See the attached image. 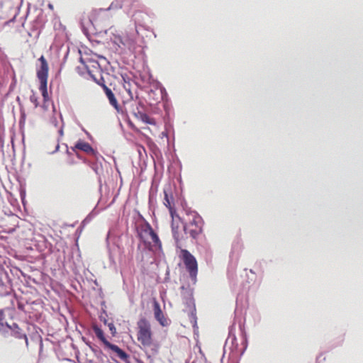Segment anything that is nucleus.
I'll return each mask as SVG.
<instances>
[{
  "mask_svg": "<svg viewBox=\"0 0 363 363\" xmlns=\"http://www.w3.org/2000/svg\"><path fill=\"white\" fill-rule=\"evenodd\" d=\"M79 62H80L82 64L85 65L84 60V59H83V57H82L79 58Z\"/></svg>",
  "mask_w": 363,
  "mask_h": 363,
  "instance_id": "3c124183",
  "label": "nucleus"
},
{
  "mask_svg": "<svg viewBox=\"0 0 363 363\" xmlns=\"http://www.w3.org/2000/svg\"><path fill=\"white\" fill-rule=\"evenodd\" d=\"M177 181L179 184V186L181 188V189H182V185H183V182H182V177L181 175H179V177L177 178Z\"/></svg>",
  "mask_w": 363,
  "mask_h": 363,
  "instance_id": "c03bdc74",
  "label": "nucleus"
},
{
  "mask_svg": "<svg viewBox=\"0 0 363 363\" xmlns=\"http://www.w3.org/2000/svg\"><path fill=\"white\" fill-rule=\"evenodd\" d=\"M164 204L167 208L171 207L174 206V197L170 194L168 193L167 190L166 189H164Z\"/></svg>",
  "mask_w": 363,
  "mask_h": 363,
  "instance_id": "412c9836",
  "label": "nucleus"
},
{
  "mask_svg": "<svg viewBox=\"0 0 363 363\" xmlns=\"http://www.w3.org/2000/svg\"><path fill=\"white\" fill-rule=\"evenodd\" d=\"M157 191V186L155 187L154 184H152L150 187V192H149L150 201H151L152 199L153 196L156 195Z\"/></svg>",
  "mask_w": 363,
  "mask_h": 363,
  "instance_id": "473e14b6",
  "label": "nucleus"
},
{
  "mask_svg": "<svg viewBox=\"0 0 363 363\" xmlns=\"http://www.w3.org/2000/svg\"><path fill=\"white\" fill-rule=\"evenodd\" d=\"M192 363H196V361H193Z\"/></svg>",
  "mask_w": 363,
  "mask_h": 363,
  "instance_id": "e2e57ef3",
  "label": "nucleus"
},
{
  "mask_svg": "<svg viewBox=\"0 0 363 363\" xmlns=\"http://www.w3.org/2000/svg\"><path fill=\"white\" fill-rule=\"evenodd\" d=\"M64 145L66 147V152H67V154H69V149H68V145L67 144H64Z\"/></svg>",
  "mask_w": 363,
  "mask_h": 363,
  "instance_id": "603ef678",
  "label": "nucleus"
},
{
  "mask_svg": "<svg viewBox=\"0 0 363 363\" xmlns=\"http://www.w3.org/2000/svg\"><path fill=\"white\" fill-rule=\"evenodd\" d=\"M250 273H252V274H255V272H254V271H253L252 269H250Z\"/></svg>",
  "mask_w": 363,
  "mask_h": 363,
  "instance_id": "bf43d9fd",
  "label": "nucleus"
},
{
  "mask_svg": "<svg viewBox=\"0 0 363 363\" xmlns=\"http://www.w3.org/2000/svg\"><path fill=\"white\" fill-rule=\"evenodd\" d=\"M171 227H172V233L173 238L177 245L179 242V226L175 225L174 222H172Z\"/></svg>",
  "mask_w": 363,
  "mask_h": 363,
  "instance_id": "b1692460",
  "label": "nucleus"
},
{
  "mask_svg": "<svg viewBox=\"0 0 363 363\" xmlns=\"http://www.w3.org/2000/svg\"><path fill=\"white\" fill-rule=\"evenodd\" d=\"M183 302L186 305V307L189 309V318L191 323L192 324L194 332L195 333L196 330H198V325L196 309L192 291L188 290L184 294Z\"/></svg>",
  "mask_w": 363,
  "mask_h": 363,
  "instance_id": "423d86ee",
  "label": "nucleus"
},
{
  "mask_svg": "<svg viewBox=\"0 0 363 363\" xmlns=\"http://www.w3.org/2000/svg\"><path fill=\"white\" fill-rule=\"evenodd\" d=\"M52 111H53V115L50 117V123L55 127H57L58 126V121L57 119V117L55 116V112H56V109H55V106L53 105L52 106Z\"/></svg>",
  "mask_w": 363,
  "mask_h": 363,
  "instance_id": "a878e982",
  "label": "nucleus"
},
{
  "mask_svg": "<svg viewBox=\"0 0 363 363\" xmlns=\"http://www.w3.org/2000/svg\"><path fill=\"white\" fill-rule=\"evenodd\" d=\"M140 108H142L143 110L145 108L144 105L141 102L138 103L136 107V110L133 111L134 116L140 118L143 123L146 124H155V119L150 117L147 113H144L143 111L140 110Z\"/></svg>",
  "mask_w": 363,
  "mask_h": 363,
  "instance_id": "2eb2a0df",
  "label": "nucleus"
},
{
  "mask_svg": "<svg viewBox=\"0 0 363 363\" xmlns=\"http://www.w3.org/2000/svg\"><path fill=\"white\" fill-rule=\"evenodd\" d=\"M30 102H32L33 104H35V107H37L38 106V98L34 94H33L30 96Z\"/></svg>",
  "mask_w": 363,
  "mask_h": 363,
  "instance_id": "e433bc0d",
  "label": "nucleus"
},
{
  "mask_svg": "<svg viewBox=\"0 0 363 363\" xmlns=\"http://www.w3.org/2000/svg\"><path fill=\"white\" fill-rule=\"evenodd\" d=\"M111 359L114 361L116 363H120L118 361H117L114 357H111Z\"/></svg>",
  "mask_w": 363,
  "mask_h": 363,
  "instance_id": "4d7b16f0",
  "label": "nucleus"
},
{
  "mask_svg": "<svg viewBox=\"0 0 363 363\" xmlns=\"http://www.w3.org/2000/svg\"><path fill=\"white\" fill-rule=\"evenodd\" d=\"M85 68L87 71V73L89 74V75L90 76V77L91 78V79L95 82L98 85L101 86L102 87V83H99V80L97 79V78L96 77V76L94 74H92L91 71L89 69V67L87 65H85Z\"/></svg>",
  "mask_w": 363,
  "mask_h": 363,
  "instance_id": "c85d7f7f",
  "label": "nucleus"
},
{
  "mask_svg": "<svg viewBox=\"0 0 363 363\" xmlns=\"http://www.w3.org/2000/svg\"><path fill=\"white\" fill-rule=\"evenodd\" d=\"M68 54H69V48L67 49V52L65 54V60L67 57Z\"/></svg>",
  "mask_w": 363,
  "mask_h": 363,
  "instance_id": "6e6d98bb",
  "label": "nucleus"
},
{
  "mask_svg": "<svg viewBox=\"0 0 363 363\" xmlns=\"http://www.w3.org/2000/svg\"><path fill=\"white\" fill-rule=\"evenodd\" d=\"M161 99L162 101V107L165 111V119H169L170 113L172 110L171 101L168 97L167 92L164 87L162 86L160 89Z\"/></svg>",
  "mask_w": 363,
  "mask_h": 363,
  "instance_id": "4468645a",
  "label": "nucleus"
},
{
  "mask_svg": "<svg viewBox=\"0 0 363 363\" xmlns=\"http://www.w3.org/2000/svg\"><path fill=\"white\" fill-rule=\"evenodd\" d=\"M72 150L73 151H76V150H81L86 154H88L91 157H99L100 154L99 152L94 149L92 146L87 142L79 139L73 147H72Z\"/></svg>",
  "mask_w": 363,
  "mask_h": 363,
  "instance_id": "9b49d317",
  "label": "nucleus"
},
{
  "mask_svg": "<svg viewBox=\"0 0 363 363\" xmlns=\"http://www.w3.org/2000/svg\"><path fill=\"white\" fill-rule=\"evenodd\" d=\"M102 88L108 100L110 105L112 106L118 112H119L120 106L113 91L109 87H108L106 85L105 82H104L102 83Z\"/></svg>",
  "mask_w": 363,
  "mask_h": 363,
  "instance_id": "dca6fc26",
  "label": "nucleus"
},
{
  "mask_svg": "<svg viewBox=\"0 0 363 363\" xmlns=\"http://www.w3.org/2000/svg\"><path fill=\"white\" fill-rule=\"evenodd\" d=\"M99 349L100 348L97 345H96L95 344L94 345H91V347L90 348V350L94 352V354H96V351L99 350Z\"/></svg>",
  "mask_w": 363,
  "mask_h": 363,
  "instance_id": "ea45409f",
  "label": "nucleus"
},
{
  "mask_svg": "<svg viewBox=\"0 0 363 363\" xmlns=\"http://www.w3.org/2000/svg\"><path fill=\"white\" fill-rule=\"evenodd\" d=\"M184 205H186V201L184 200V199L183 198L182 201V205L184 206Z\"/></svg>",
  "mask_w": 363,
  "mask_h": 363,
  "instance_id": "864d4df0",
  "label": "nucleus"
},
{
  "mask_svg": "<svg viewBox=\"0 0 363 363\" xmlns=\"http://www.w3.org/2000/svg\"><path fill=\"white\" fill-rule=\"evenodd\" d=\"M79 26L82 33L88 39H90L91 35L102 37L103 34H106L108 33V30H105L104 31L98 30L93 22V20L89 17L87 19H84V18H80Z\"/></svg>",
  "mask_w": 363,
  "mask_h": 363,
  "instance_id": "0eeeda50",
  "label": "nucleus"
},
{
  "mask_svg": "<svg viewBox=\"0 0 363 363\" xmlns=\"http://www.w3.org/2000/svg\"><path fill=\"white\" fill-rule=\"evenodd\" d=\"M94 335V337L101 342L106 350H109L113 352L116 353L118 358L125 363H131L130 362V355L123 350L117 345L110 342L106 337V335L101 328V326L97 323H93L89 329V334Z\"/></svg>",
  "mask_w": 363,
  "mask_h": 363,
  "instance_id": "7ed1b4c3",
  "label": "nucleus"
},
{
  "mask_svg": "<svg viewBox=\"0 0 363 363\" xmlns=\"http://www.w3.org/2000/svg\"><path fill=\"white\" fill-rule=\"evenodd\" d=\"M13 291L12 279L5 269L0 271V296H6Z\"/></svg>",
  "mask_w": 363,
  "mask_h": 363,
  "instance_id": "6e6552de",
  "label": "nucleus"
},
{
  "mask_svg": "<svg viewBox=\"0 0 363 363\" xmlns=\"http://www.w3.org/2000/svg\"><path fill=\"white\" fill-rule=\"evenodd\" d=\"M19 194H20V197L21 199V202H22L23 205L25 206L26 203V192L25 187L21 186L20 190H19Z\"/></svg>",
  "mask_w": 363,
  "mask_h": 363,
  "instance_id": "7c9ffc66",
  "label": "nucleus"
},
{
  "mask_svg": "<svg viewBox=\"0 0 363 363\" xmlns=\"http://www.w3.org/2000/svg\"><path fill=\"white\" fill-rule=\"evenodd\" d=\"M150 225V224L148 222L145 221L144 224L141 227L142 228V229H141L142 232H140V233L138 232V238H139V239L140 240L141 242H145V241L144 240V238L143 236V233H145L149 235V230L147 228V225Z\"/></svg>",
  "mask_w": 363,
  "mask_h": 363,
  "instance_id": "393cba45",
  "label": "nucleus"
},
{
  "mask_svg": "<svg viewBox=\"0 0 363 363\" xmlns=\"http://www.w3.org/2000/svg\"><path fill=\"white\" fill-rule=\"evenodd\" d=\"M170 214V216L172 219V222H174V218L175 217L178 218L179 220H181V218L179 216V215L177 213L176 208L174 206L167 208Z\"/></svg>",
  "mask_w": 363,
  "mask_h": 363,
  "instance_id": "cd10ccee",
  "label": "nucleus"
},
{
  "mask_svg": "<svg viewBox=\"0 0 363 363\" xmlns=\"http://www.w3.org/2000/svg\"><path fill=\"white\" fill-rule=\"evenodd\" d=\"M99 211L97 209V205L89 212L82 222V225H85L89 223L98 214Z\"/></svg>",
  "mask_w": 363,
  "mask_h": 363,
  "instance_id": "aec40b11",
  "label": "nucleus"
},
{
  "mask_svg": "<svg viewBox=\"0 0 363 363\" xmlns=\"http://www.w3.org/2000/svg\"><path fill=\"white\" fill-rule=\"evenodd\" d=\"M59 115H60L61 125H60V128L58 129L57 132H58V134H59L60 137H62L64 135L65 123H64V121H63V118H62V113H60Z\"/></svg>",
  "mask_w": 363,
  "mask_h": 363,
  "instance_id": "2f4dec72",
  "label": "nucleus"
},
{
  "mask_svg": "<svg viewBox=\"0 0 363 363\" xmlns=\"http://www.w3.org/2000/svg\"><path fill=\"white\" fill-rule=\"evenodd\" d=\"M137 325V339L142 345L140 348L145 352L147 359H150L159 353L160 344L153 340L150 323L145 317L138 320Z\"/></svg>",
  "mask_w": 363,
  "mask_h": 363,
  "instance_id": "f03ea898",
  "label": "nucleus"
},
{
  "mask_svg": "<svg viewBox=\"0 0 363 363\" xmlns=\"http://www.w3.org/2000/svg\"><path fill=\"white\" fill-rule=\"evenodd\" d=\"M38 61L40 62V66L37 68V77L39 80V90L42 94L43 103H45L50 101V97L48 92V71L49 67L48 62L45 57L43 55H41L38 58ZM43 107L45 108V105H43Z\"/></svg>",
  "mask_w": 363,
  "mask_h": 363,
  "instance_id": "20e7f679",
  "label": "nucleus"
},
{
  "mask_svg": "<svg viewBox=\"0 0 363 363\" xmlns=\"http://www.w3.org/2000/svg\"><path fill=\"white\" fill-rule=\"evenodd\" d=\"M18 308L19 309H22L23 308V306H18Z\"/></svg>",
  "mask_w": 363,
  "mask_h": 363,
  "instance_id": "052dcab7",
  "label": "nucleus"
},
{
  "mask_svg": "<svg viewBox=\"0 0 363 363\" xmlns=\"http://www.w3.org/2000/svg\"><path fill=\"white\" fill-rule=\"evenodd\" d=\"M191 213L193 214V218L189 222V225L195 227L203 226L204 221L202 217L196 211H191Z\"/></svg>",
  "mask_w": 363,
  "mask_h": 363,
  "instance_id": "a211bd4d",
  "label": "nucleus"
},
{
  "mask_svg": "<svg viewBox=\"0 0 363 363\" xmlns=\"http://www.w3.org/2000/svg\"><path fill=\"white\" fill-rule=\"evenodd\" d=\"M152 306H153V311H154V317H155V320L162 327L168 326L170 324L171 320L164 316V315L161 309L160 304L156 299H154L153 303H152Z\"/></svg>",
  "mask_w": 363,
  "mask_h": 363,
  "instance_id": "ddd939ff",
  "label": "nucleus"
},
{
  "mask_svg": "<svg viewBox=\"0 0 363 363\" xmlns=\"http://www.w3.org/2000/svg\"><path fill=\"white\" fill-rule=\"evenodd\" d=\"M59 150H60V145H59V143H57V145L55 146V150L52 152V154L57 152V151H59Z\"/></svg>",
  "mask_w": 363,
  "mask_h": 363,
  "instance_id": "a18cd8bd",
  "label": "nucleus"
},
{
  "mask_svg": "<svg viewBox=\"0 0 363 363\" xmlns=\"http://www.w3.org/2000/svg\"><path fill=\"white\" fill-rule=\"evenodd\" d=\"M147 228L149 230V235L150 236L155 247L161 248L162 243H161V241H160L157 234L153 230V229L150 225H147Z\"/></svg>",
  "mask_w": 363,
  "mask_h": 363,
  "instance_id": "6ab92c4d",
  "label": "nucleus"
},
{
  "mask_svg": "<svg viewBox=\"0 0 363 363\" xmlns=\"http://www.w3.org/2000/svg\"><path fill=\"white\" fill-rule=\"evenodd\" d=\"M128 125H129V127H130V128H133V129L135 128V125H134L133 123V122H131V121H128Z\"/></svg>",
  "mask_w": 363,
  "mask_h": 363,
  "instance_id": "49530a36",
  "label": "nucleus"
},
{
  "mask_svg": "<svg viewBox=\"0 0 363 363\" xmlns=\"http://www.w3.org/2000/svg\"><path fill=\"white\" fill-rule=\"evenodd\" d=\"M77 156L79 159L82 160L84 163L88 164L99 177L103 173L101 160H104V158L101 155L99 158L91 157V159L85 158L79 155H77Z\"/></svg>",
  "mask_w": 363,
  "mask_h": 363,
  "instance_id": "9d476101",
  "label": "nucleus"
},
{
  "mask_svg": "<svg viewBox=\"0 0 363 363\" xmlns=\"http://www.w3.org/2000/svg\"><path fill=\"white\" fill-rule=\"evenodd\" d=\"M180 257L185 266L186 270L189 274V277L194 284L196 282V276L198 273V264L195 257L186 249H182Z\"/></svg>",
  "mask_w": 363,
  "mask_h": 363,
  "instance_id": "39448f33",
  "label": "nucleus"
},
{
  "mask_svg": "<svg viewBox=\"0 0 363 363\" xmlns=\"http://www.w3.org/2000/svg\"><path fill=\"white\" fill-rule=\"evenodd\" d=\"M20 1V4L17 6L16 9H18V12L19 11L20 9H21V6L23 4V0H19Z\"/></svg>",
  "mask_w": 363,
  "mask_h": 363,
  "instance_id": "8fccbe9b",
  "label": "nucleus"
},
{
  "mask_svg": "<svg viewBox=\"0 0 363 363\" xmlns=\"http://www.w3.org/2000/svg\"><path fill=\"white\" fill-rule=\"evenodd\" d=\"M9 331H10L9 329H7L6 327L2 328V330L0 332V334L5 338L10 336V334L9 333Z\"/></svg>",
  "mask_w": 363,
  "mask_h": 363,
  "instance_id": "c9c22d12",
  "label": "nucleus"
},
{
  "mask_svg": "<svg viewBox=\"0 0 363 363\" xmlns=\"http://www.w3.org/2000/svg\"><path fill=\"white\" fill-rule=\"evenodd\" d=\"M83 342L85 343L86 346H88L89 348L91 347V345H94L92 343L90 340H87L86 337H82Z\"/></svg>",
  "mask_w": 363,
  "mask_h": 363,
  "instance_id": "4c0bfd02",
  "label": "nucleus"
},
{
  "mask_svg": "<svg viewBox=\"0 0 363 363\" xmlns=\"http://www.w3.org/2000/svg\"><path fill=\"white\" fill-rule=\"evenodd\" d=\"M101 81H99V83H101H101H103V82H104V77H103L102 76H101Z\"/></svg>",
  "mask_w": 363,
  "mask_h": 363,
  "instance_id": "13d9d810",
  "label": "nucleus"
},
{
  "mask_svg": "<svg viewBox=\"0 0 363 363\" xmlns=\"http://www.w3.org/2000/svg\"><path fill=\"white\" fill-rule=\"evenodd\" d=\"M4 319H5V310L0 309V321L4 322Z\"/></svg>",
  "mask_w": 363,
  "mask_h": 363,
  "instance_id": "58836bf2",
  "label": "nucleus"
},
{
  "mask_svg": "<svg viewBox=\"0 0 363 363\" xmlns=\"http://www.w3.org/2000/svg\"><path fill=\"white\" fill-rule=\"evenodd\" d=\"M82 130L87 135V136L89 138H91V135H90V133L89 132H87L83 127H82Z\"/></svg>",
  "mask_w": 363,
  "mask_h": 363,
  "instance_id": "de8ad7c7",
  "label": "nucleus"
},
{
  "mask_svg": "<svg viewBox=\"0 0 363 363\" xmlns=\"http://www.w3.org/2000/svg\"><path fill=\"white\" fill-rule=\"evenodd\" d=\"M227 348L230 352L234 350H237L238 348V343L237 341V337L235 336V324L233 323L229 326L228 328V336L225 340V345L223 346V356L225 355Z\"/></svg>",
  "mask_w": 363,
  "mask_h": 363,
  "instance_id": "1a4fd4ad",
  "label": "nucleus"
},
{
  "mask_svg": "<svg viewBox=\"0 0 363 363\" xmlns=\"http://www.w3.org/2000/svg\"><path fill=\"white\" fill-rule=\"evenodd\" d=\"M162 136H163V137H165V138L167 139V141H168V142L169 141V133H168L167 132H166V131H164H164L162 133Z\"/></svg>",
  "mask_w": 363,
  "mask_h": 363,
  "instance_id": "79ce46f5",
  "label": "nucleus"
},
{
  "mask_svg": "<svg viewBox=\"0 0 363 363\" xmlns=\"http://www.w3.org/2000/svg\"><path fill=\"white\" fill-rule=\"evenodd\" d=\"M26 118V113L24 111H21V116L18 121V125L21 129H22L25 125Z\"/></svg>",
  "mask_w": 363,
  "mask_h": 363,
  "instance_id": "c756f323",
  "label": "nucleus"
},
{
  "mask_svg": "<svg viewBox=\"0 0 363 363\" xmlns=\"http://www.w3.org/2000/svg\"><path fill=\"white\" fill-rule=\"evenodd\" d=\"M78 73H79V74H80V75H82V72H80L79 71H78Z\"/></svg>",
  "mask_w": 363,
  "mask_h": 363,
  "instance_id": "680f3d73",
  "label": "nucleus"
},
{
  "mask_svg": "<svg viewBox=\"0 0 363 363\" xmlns=\"http://www.w3.org/2000/svg\"><path fill=\"white\" fill-rule=\"evenodd\" d=\"M94 355L96 358L100 359H102L103 357L107 358V356L105 354H104V352H102V350L101 349H99V351H96V354Z\"/></svg>",
  "mask_w": 363,
  "mask_h": 363,
  "instance_id": "f704fd0d",
  "label": "nucleus"
},
{
  "mask_svg": "<svg viewBox=\"0 0 363 363\" xmlns=\"http://www.w3.org/2000/svg\"><path fill=\"white\" fill-rule=\"evenodd\" d=\"M5 327V321L1 322L0 321V332L2 330V328Z\"/></svg>",
  "mask_w": 363,
  "mask_h": 363,
  "instance_id": "09e8293b",
  "label": "nucleus"
},
{
  "mask_svg": "<svg viewBox=\"0 0 363 363\" xmlns=\"http://www.w3.org/2000/svg\"><path fill=\"white\" fill-rule=\"evenodd\" d=\"M165 124H164V131L167 132L168 133H172L173 135V141H174V129L173 124L169 121V119H165Z\"/></svg>",
  "mask_w": 363,
  "mask_h": 363,
  "instance_id": "5701e85b",
  "label": "nucleus"
},
{
  "mask_svg": "<svg viewBox=\"0 0 363 363\" xmlns=\"http://www.w3.org/2000/svg\"><path fill=\"white\" fill-rule=\"evenodd\" d=\"M48 8L50 9H53V5L52 4H48Z\"/></svg>",
  "mask_w": 363,
  "mask_h": 363,
  "instance_id": "5fc2aeb1",
  "label": "nucleus"
},
{
  "mask_svg": "<svg viewBox=\"0 0 363 363\" xmlns=\"http://www.w3.org/2000/svg\"><path fill=\"white\" fill-rule=\"evenodd\" d=\"M241 332H242V345H243V348L241 351V354H243L245 351L247 349V336H246V333L244 330H242L241 329Z\"/></svg>",
  "mask_w": 363,
  "mask_h": 363,
  "instance_id": "bb28decb",
  "label": "nucleus"
},
{
  "mask_svg": "<svg viewBox=\"0 0 363 363\" xmlns=\"http://www.w3.org/2000/svg\"><path fill=\"white\" fill-rule=\"evenodd\" d=\"M113 43L116 45L118 48H121V45L125 47L128 45L129 40L127 38H122L120 35H116L114 37V40Z\"/></svg>",
  "mask_w": 363,
  "mask_h": 363,
  "instance_id": "4be33fe9",
  "label": "nucleus"
},
{
  "mask_svg": "<svg viewBox=\"0 0 363 363\" xmlns=\"http://www.w3.org/2000/svg\"><path fill=\"white\" fill-rule=\"evenodd\" d=\"M100 320L102 321L104 325H107L108 323L107 319L101 315L100 316Z\"/></svg>",
  "mask_w": 363,
  "mask_h": 363,
  "instance_id": "37998d69",
  "label": "nucleus"
},
{
  "mask_svg": "<svg viewBox=\"0 0 363 363\" xmlns=\"http://www.w3.org/2000/svg\"><path fill=\"white\" fill-rule=\"evenodd\" d=\"M203 226H196L194 228H189V226L186 223L183 224V229L185 234H189L191 238L194 240H196L198 236L203 233Z\"/></svg>",
  "mask_w": 363,
  "mask_h": 363,
  "instance_id": "f3484780",
  "label": "nucleus"
},
{
  "mask_svg": "<svg viewBox=\"0 0 363 363\" xmlns=\"http://www.w3.org/2000/svg\"><path fill=\"white\" fill-rule=\"evenodd\" d=\"M5 327L10 330V336L16 339L25 340L26 347L28 346L29 342L27 335L23 332V329L19 327L18 323H13L12 324H9L8 322L5 321Z\"/></svg>",
  "mask_w": 363,
  "mask_h": 363,
  "instance_id": "f8f14e48",
  "label": "nucleus"
},
{
  "mask_svg": "<svg viewBox=\"0 0 363 363\" xmlns=\"http://www.w3.org/2000/svg\"><path fill=\"white\" fill-rule=\"evenodd\" d=\"M17 15H18V12L16 13V14L13 16V17L12 18H11L9 21L6 22V24L9 25L10 23H13L16 20Z\"/></svg>",
  "mask_w": 363,
  "mask_h": 363,
  "instance_id": "a19ab883",
  "label": "nucleus"
},
{
  "mask_svg": "<svg viewBox=\"0 0 363 363\" xmlns=\"http://www.w3.org/2000/svg\"><path fill=\"white\" fill-rule=\"evenodd\" d=\"M107 326L108 327V329H109L112 336L115 337L117 332H116V328L113 323L111 322V323H108Z\"/></svg>",
  "mask_w": 363,
  "mask_h": 363,
  "instance_id": "72a5a7b5",
  "label": "nucleus"
},
{
  "mask_svg": "<svg viewBox=\"0 0 363 363\" xmlns=\"http://www.w3.org/2000/svg\"><path fill=\"white\" fill-rule=\"evenodd\" d=\"M122 9L133 23L135 30L139 33L138 28L148 29V23L150 21V16L138 8L136 0H113L107 10Z\"/></svg>",
  "mask_w": 363,
  "mask_h": 363,
  "instance_id": "f257e3e1",
  "label": "nucleus"
}]
</instances>
